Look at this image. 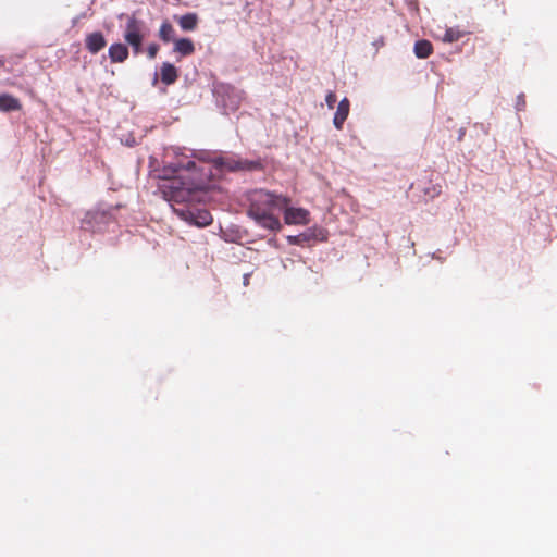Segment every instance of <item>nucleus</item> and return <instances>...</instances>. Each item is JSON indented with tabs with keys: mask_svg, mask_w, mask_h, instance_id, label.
I'll list each match as a JSON object with an SVG mask.
<instances>
[{
	"mask_svg": "<svg viewBox=\"0 0 557 557\" xmlns=\"http://www.w3.org/2000/svg\"><path fill=\"white\" fill-rule=\"evenodd\" d=\"M413 51L417 58L426 59L433 53V46L431 41L421 39L416 41Z\"/></svg>",
	"mask_w": 557,
	"mask_h": 557,
	"instance_id": "nucleus-14",
	"label": "nucleus"
},
{
	"mask_svg": "<svg viewBox=\"0 0 557 557\" xmlns=\"http://www.w3.org/2000/svg\"><path fill=\"white\" fill-rule=\"evenodd\" d=\"M160 77L163 84L172 85L178 78L177 69L173 64L164 62L160 69Z\"/></svg>",
	"mask_w": 557,
	"mask_h": 557,
	"instance_id": "nucleus-12",
	"label": "nucleus"
},
{
	"mask_svg": "<svg viewBox=\"0 0 557 557\" xmlns=\"http://www.w3.org/2000/svg\"><path fill=\"white\" fill-rule=\"evenodd\" d=\"M249 276H250V274L244 275V285H246V286L249 284Z\"/></svg>",
	"mask_w": 557,
	"mask_h": 557,
	"instance_id": "nucleus-22",
	"label": "nucleus"
},
{
	"mask_svg": "<svg viewBox=\"0 0 557 557\" xmlns=\"http://www.w3.org/2000/svg\"><path fill=\"white\" fill-rule=\"evenodd\" d=\"M221 164L230 171L255 170L258 169L260 165L258 162L253 161H236L233 159L224 160L221 162Z\"/></svg>",
	"mask_w": 557,
	"mask_h": 557,
	"instance_id": "nucleus-13",
	"label": "nucleus"
},
{
	"mask_svg": "<svg viewBox=\"0 0 557 557\" xmlns=\"http://www.w3.org/2000/svg\"><path fill=\"white\" fill-rule=\"evenodd\" d=\"M106 38L100 32L90 33L85 38L86 49L92 54L98 53L106 47Z\"/></svg>",
	"mask_w": 557,
	"mask_h": 557,
	"instance_id": "nucleus-6",
	"label": "nucleus"
},
{
	"mask_svg": "<svg viewBox=\"0 0 557 557\" xmlns=\"http://www.w3.org/2000/svg\"><path fill=\"white\" fill-rule=\"evenodd\" d=\"M337 101L336 95L334 91H329L325 97V102L329 109H333L335 107V103Z\"/></svg>",
	"mask_w": 557,
	"mask_h": 557,
	"instance_id": "nucleus-18",
	"label": "nucleus"
},
{
	"mask_svg": "<svg viewBox=\"0 0 557 557\" xmlns=\"http://www.w3.org/2000/svg\"><path fill=\"white\" fill-rule=\"evenodd\" d=\"M249 201L248 214L250 218L267 230H281L282 225L275 211H281L290 203L288 197L265 189H256L250 193Z\"/></svg>",
	"mask_w": 557,
	"mask_h": 557,
	"instance_id": "nucleus-1",
	"label": "nucleus"
},
{
	"mask_svg": "<svg viewBox=\"0 0 557 557\" xmlns=\"http://www.w3.org/2000/svg\"><path fill=\"white\" fill-rule=\"evenodd\" d=\"M463 36L462 32L454 28H448L444 35V41L446 42H455L458 41Z\"/></svg>",
	"mask_w": 557,
	"mask_h": 557,
	"instance_id": "nucleus-17",
	"label": "nucleus"
},
{
	"mask_svg": "<svg viewBox=\"0 0 557 557\" xmlns=\"http://www.w3.org/2000/svg\"><path fill=\"white\" fill-rule=\"evenodd\" d=\"M147 34V27L144 21L137 18L134 14L128 16L125 29L124 40L132 47L133 53L138 55L143 51V41Z\"/></svg>",
	"mask_w": 557,
	"mask_h": 557,
	"instance_id": "nucleus-3",
	"label": "nucleus"
},
{
	"mask_svg": "<svg viewBox=\"0 0 557 557\" xmlns=\"http://www.w3.org/2000/svg\"><path fill=\"white\" fill-rule=\"evenodd\" d=\"M466 134V129L465 128H460L459 129V135H458V140L461 141L463 136Z\"/></svg>",
	"mask_w": 557,
	"mask_h": 557,
	"instance_id": "nucleus-21",
	"label": "nucleus"
},
{
	"mask_svg": "<svg viewBox=\"0 0 557 557\" xmlns=\"http://www.w3.org/2000/svg\"><path fill=\"white\" fill-rule=\"evenodd\" d=\"M350 110V102L347 98L339 101L336 112L334 114L333 124L336 129L343 128L344 122L347 120Z\"/></svg>",
	"mask_w": 557,
	"mask_h": 557,
	"instance_id": "nucleus-7",
	"label": "nucleus"
},
{
	"mask_svg": "<svg viewBox=\"0 0 557 557\" xmlns=\"http://www.w3.org/2000/svg\"><path fill=\"white\" fill-rule=\"evenodd\" d=\"M22 109L21 101L10 95V94H0V111L1 112H12L20 111Z\"/></svg>",
	"mask_w": 557,
	"mask_h": 557,
	"instance_id": "nucleus-11",
	"label": "nucleus"
},
{
	"mask_svg": "<svg viewBox=\"0 0 557 557\" xmlns=\"http://www.w3.org/2000/svg\"><path fill=\"white\" fill-rule=\"evenodd\" d=\"M108 53L111 62L113 63L124 62L129 54L128 48L120 42L111 45L108 50Z\"/></svg>",
	"mask_w": 557,
	"mask_h": 557,
	"instance_id": "nucleus-10",
	"label": "nucleus"
},
{
	"mask_svg": "<svg viewBox=\"0 0 557 557\" xmlns=\"http://www.w3.org/2000/svg\"><path fill=\"white\" fill-rule=\"evenodd\" d=\"M173 52L181 58L189 57L195 52L194 41L189 38H177L173 42Z\"/></svg>",
	"mask_w": 557,
	"mask_h": 557,
	"instance_id": "nucleus-8",
	"label": "nucleus"
},
{
	"mask_svg": "<svg viewBox=\"0 0 557 557\" xmlns=\"http://www.w3.org/2000/svg\"><path fill=\"white\" fill-rule=\"evenodd\" d=\"M180 215L186 221L197 225V226H207L212 223V215L206 209H197V210H176Z\"/></svg>",
	"mask_w": 557,
	"mask_h": 557,
	"instance_id": "nucleus-4",
	"label": "nucleus"
},
{
	"mask_svg": "<svg viewBox=\"0 0 557 557\" xmlns=\"http://www.w3.org/2000/svg\"><path fill=\"white\" fill-rule=\"evenodd\" d=\"M197 163L193 160L177 163L176 176L163 180L162 193L169 200L184 202L189 199L191 191L198 189L202 183V175Z\"/></svg>",
	"mask_w": 557,
	"mask_h": 557,
	"instance_id": "nucleus-2",
	"label": "nucleus"
},
{
	"mask_svg": "<svg viewBox=\"0 0 557 557\" xmlns=\"http://www.w3.org/2000/svg\"><path fill=\"white\" fill-rule=\"evenodd\" d=\"M159 38L165 44L171 42V41L174 42V40L176 39L175 38V29L170 22L164 21L161 24V26L159 28Z\"/></svg>",
	"mask_w": 557,
	"mask_h": 557,
	"instance_id": "nucleus-16",
	"label": "nucleus"
},
{
	"mask_svg": "<svg viewBox=\"0 0 557 557\" xmlns=\"http://www.w3.org/2000/svg\"><path fill=\"white\" fill-rule=\"evenodd\" d=\"M416 188L423 194L425 200L437 197L442 191L441 185L433 184L431 182H429L425 185H421V183H418Z\"/></svg>",
	"mask_w": 557,
	"mask_h": 557,
	"instance_id": "nucleus-15",
	"label": "nucleus"
},
{
	"mask_svg": "<svg viewBox=\"0 0 557 557\" xmlns=\"http://www.w3.org/2000/svg\"><path fill=\"white\" fill-rule=\"evenodd\" d=\"M159 46L157 44H150L147 48V54L149 59H154L158 54Z\"/></svg>",
	"mask_w": 557,
	"mask_h": 557,
	"instance_id": "nucleus-19",
	"label": "nucleus"
},
{
	"mask_svg": "<svg viewBox=\"0 0 557 557\" xmlns=\"http://www.w3.org/2000/svg\"><path fill=\"white\" fill-rule=\"evenodd\" d=\"M483 1L485 2L484 5H490V4L494 3L495 7L502 9L503 14L506 13V10L504 8V0H483Z\"/></svg>",
	"mask_w": 557,
	"mask_h": 557,
	"instance_id": "nucleus-20",
	"label": "nucleus"
},
{
	"mask_svg": "<svg viewBox=\"0 0 557 557\" xmlns=\"http://www.w3.org/2000/svg\"><path fill=\"white\" fill-rule=\"evenodd\" d=\"M180 27L185 32H193L197 28L199 17L197 13L190 12L181 16H174Z\"/></svg>",
	"mask_w": 557,
	"mask_h": 557,
	"instance_id": "nucleus-9",
	"label": "nucleus"
},
{
	"mask_svg": "<svg viewBox=\"0 0 557 557\" xmlns=\"http://www.w3.org/2000/svg\"><path fill=\"white\" fill-rule=\"evenodd\" d=\"M157 81H158V74L156 73V74H154V78H153V84H156V83H157Z\"/></svg>",
	"mask_w": 557,
	"mask_h": 557,
	"instance_id": "nucleus-23",
	"label": "nucleus"
},
{
	"mask_svg": "<svg viewBox=\"0 0 557 557\" xmlns=\"http://www.w3.org/2000/svg\"><path fill=\"white\" fill-rule=\"evenodd\" d=\"M284 210V220L286 224H307L309 222V212L302 208H293L286 206Z\"/></svg>",
	"mask_w": 557,
	"mask_h": 557,
	"instance_id": "nucleus-5",
	"label": "nucleus"
}]
</instances>
